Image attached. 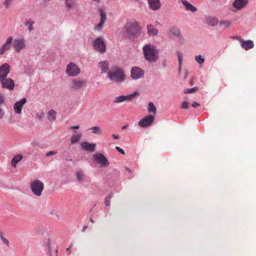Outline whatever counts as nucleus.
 Wrapping results in <instances>:
<instances>
[{
    "instance_id": "f257e3e1",
    "label": "nucleus",
    "mask_w": 256,
    "mask_h": 256,
    "mask_svg": "<svg viewBox=\"0 0 256 256\" xmlns=\"http://www.w3.org/2000/svg\"><path fill=\"white\" fill-rule=\"evenodd\" d=\"M144 58L148 62H155L158 58V52L156 47L152 44H147L142 48Z\"/></svg>"
},
{
    "instance_id": "f03ea898",
    "label": "nucleus",
    "mask_w": 256,
    "mask_h": 256,
    "mask_svg": "<svg viewBox=\"0 0 256 256\" xmlns=\"http://www.w3.org/2000/svg\"><path fill=\"white\" fill-rule=\"evenodd\" d=\"M108 78L114 82H122L124 79V75L122 70L118 67H114L108 72Z\"/></svg>"
},
{
    "instance_id": "7ed1b4c3",
    "label": "nucleus",
    "mask_w": 256,
    "mask_h": 256,
    "mask_svg": "<svg viewBox=\"0 0 256 256\" xmlns=\"http://www.w3.org/2000/svg\"><path fill=\"white\" fill-rule=\"evenodd\" d=\"M30 187L32 192L36 196H40L44 189V184L40 180H35L30 184Z\"/></svg>"
},
{
    "instance_id": "20e7f679",
    "label": "nucleus",
    "mask_w": 256,
    "mask_h": 256,
    "mask_svg": "<svg viewBox=\"0 0 256 256\" xmlns=\"http://www.w3.org/2000/svg\"><path fill=\"white\" fill-rule=\"evenodd\" d=\"M12 47L14 51L20 52V51L26 49V42L24 38H16L12 44Z\"/></svg>"
},
{
    "instance_id": "39448f33",
    "label": "nucleus",
    "mask_w": 256,
    "mask_h": 256,
    "mask_svg": "<svg viewBox=\"0 0 256 256\" xmlns=\"http://www.w3.org/2000/svg\"><path fill=\"white\" fill-rule=\"evenodd\" d=\"M80 72V69L74 62H70L66 66V73L69 76H76Z\"/></svg>"
},
{
    "instance_id": "423d86ee",
    "label": "nucleus",
    "mask_w": 256,
    "mask_h": 256,
    "mask_svg": "<svg viewBox=\"0 0 256 256\" xmlns=\"http://www.w3.org/2000/svg\"><path fill=\"white\" fill-rule=\"evenodd\" d=\"M144 71L138 66H134L130 70V76L134 80H136L144 76Z\"/></svg>"
},
{
    "instance_id": "0eeeda50",
    "label": "nucleus",
    "mask_w": 256,
    "mask_h": 256,
    "mask_svg": "<svg viewBox=\"0 0 256 256\" xmlns=\"http://www.w3.org/2000/svg\"><path fill=\"white\" fill-rule=\"evenodd\" d=\"M93 46L95 50L100 53H104L106 51V44L101 38H98L94 40Z\"/></svg>"
},
{
    "instance_id": "6e6552de",
    "label": "nucleus",
    "mask_w": 256,
    "mask_h": 256,
    "mask_svg": "<svg viewBox=\"0 0 256 256\" xmlns=\"http://www.w3.org/2000/svg\"><path fill=\"white\" fill-rule=\"evenodd\" d=\"M100 14V22L94 26V30L96 31L102 30L103 28L104 24L106 20V12L102 8L98 9Z\"/></svg>"
},
{
    "instance_id": "1a4fd4ad",
    "label": "nucleus",
    "mask_w": 256,
    "mask_h": 256,
    "mask_svg": "<svg viewBox=\"0 0 256 256\" xmlns=\"http://www.w3.org/2000/svg\"><path fill=\"white\" fill-rule=\"evenodd\" d=\"M86 85V82L77 79L72 80L70 84V88L73 90H78L82 88Z\"/></svg>"
},
{
    "instance_id": "9d476101",
    "label": "nucleus",
    "mask_w": 256,
    "mask_h": 256,
    "mask_svg": "<svg viewBox=\"0 0 256 256\" xmlns=\"http://www.w3.org/2000/svg\"><path fill=\"white\" fill-rule=\"evenodd\" d=\"M94 160L100 164L102 167H106L108 166L109 162L104 156L100 153H96L94 155Z\"/></svg>"
},
{
    "instance_id": "9b49d317",
    "label": "nucleus",
    "mask_w": 256,
    "mask_h": 256,
    "mask_svg": "<svg viewBox=\"0 0 256 256\" xmlns=\"http://www.w3.org/2000/svg\"><path fill=\"white\" fill-rule=\"evenodd\" d=\"M154 117L152 115H148L138 122V126L142 128H146L151 126L154 121Z\"/></svg>"
},
{
    "instance_id": "f8f14e48",
    "label": "nucleus",
    "mask_w": 256,
    "mask_h": 256,
    "mask_svg": "<svg viewBox=\"0 0 256 256\" xmlns=\"http://www.w3.org/2000/svg\"><path fill=\"white\" fill-rule=\"evenodd\" d=\"M2 88L8 90H14L15 84L14 80L10 78H6L0 80Z\"/></svg>"
},
{
    "instance_id": "ddd939ff",
    "label": "nucleus",
    "mask_w": 256,
    "mask_h": 256,
    "mask_svg": "<svg viewBox=\"0 0 256 256\" xmlns=\"http://www.w3.org/2000/svg\"><path fill=\"white\" fill-rule=\"evenodd\" d=\"M138 94V92H136L134 94H129V95H127V96H120L116 97L114 98V103H120V102H123L124 101H126H126H130V100H132L134 99V97L136 96H137Z\"/></svg>"
},
{
    "instance_id": "4468645a",
    "label": "nucleus",
    "mask_w": 256,
    "mask_h": 256,
    "mask_svg": "<svg viewBox=\"0 0 256 256\" xmlns=\"http://www.w3.org/2000/svg\"><path fill=\"white\" fill-rule=\"evenodd\" d=\"M236 40H239L241 46L246 50L252 48L254 46V42L251 40H244L240 37L235 36Z\"/></svg>"
},
{
    "instance_id": "2eb2a0df",
    "label": "nucleus",
    "mask_w": 256,
    "mask_h": 256,
    "mask_svg": "<svg viewBox=\"0 0 256 256\" xmlns=\"http://www.w3.org/2000/svg\"><path fill=\"white\" fill-rule=\"evenodd\" d=\"M10 72V66L5 63L0 66V80L6 78Z\"/></svg>"
},
{
    "instance_id": "dca6fc26",
    "label": "nucleus",
    "mask_w": 256,
    "mask_h": 256,
    "mask_svg": "<svg viewBox=\"0 0 256 256\" xmlns=\"http://www.w3.org/2000/svg\"><path fill=\"white\" fill-rule=\"evenodd\" d=\"M248 4V0H234L232 6L236 10H240L244 8Z\"/></svg>"
},
{
    "instance_id": "f3484780",
    "label": "nucleus",
    "mask_w": 256,
    "mask_h": 256,
    "mask_svg": "<svg viewBox=\"0 0 256 256\" xmlns=\"http://www.w3.org/2000/svg\"><path fill=\"white\" fill-rule=\"evenodd\" d=\"M26 102V99L23 98L20 101L16 102L14 106V112L17 114H20L22 112V108Z\"/></svg>"
},
{
    "instance_id": "a211bd4d",
    "label": "nucleus",
    "mask_w": 256,
    "mask_h": 256,
    "mask_svg": "<svg viewBox=\"0 0 256 256\" xmlns=\"http://www.w3.org/2000/svg\"><path fill=\"white\" fill-rule=\"evenodd\" d=\"M13 38L12 36H9L6 42L0 48V54H2L6 51L9 50L10 48V44L12 43Z\"/></svg>"
},
{
    "instance_id": "6ab92c4d",
    "label": "nucleus",
    "mask_w": 256,
    "mask_h": 256,
    "mask_svg": "<svg viewBox=\"0 0 256 256\" xmlns=\"http://www.w3.org/2000/svg\"><path fill=\"white\" fill-rule=\"evenodd\" d=\"M76 181L80 184H83L87 181V177L84 172L81 170H78L76 173Z\"/></svg>"
},
{
    "instance_id": "aec40b11",
    "label": "nucleus",
    "mask_w": 256,
    "mask_h": 256,
    "mask_svg": "<svg viewBox=\"0 0 256 256\" xmlns=\"http://www.w3.org/2000/svg\"><path fill=\"white\" fill-rule=\"evenodd\" d=\"M204 22L210 26H216L218 22V19L216 17L207 16L204 18Z\"/></svg>"
},
{
    "instance_id": "412c9836",
    "label": "nucleus",
    "mask_w": 256,
    "mask_h": 256,
    "mask_svg": "<svg viewBox=\"0 0 256 256\" xmlns=\"http://www.w3.org/2000/svg\"><path fill=\"white\" fill-rule=\"evenodd\" d=\"M126 29L131 35L136 34L138 30V26L137 24H130L126 26Z\"/></svg>"
},
{
    "instance_id": "4be33fe9",
    "label": "nucleus",
    "mask_w": 256,
    "mask_h": 256,
    "mask_svg": "<svg viewBox=\"0 0 256 256\" xmlns=\"http://www.w3.org/2000/svg\"><path fill=\"white\" fill-rule=\"evenodd\" d=\"M150 8L156 10L160 8V0H148Z\"/></svg>"
},
{
    "instance_id": "5701e85b",
    "label": "nucleus",
    "mask_w": 256,
    "mask_h": 256,
    "mask_svg": "<svg viewBox=\"0 0 256 256\" xmlns=\"http://www.w3.org/2000/svg\"><path fill=\"white\" fill-rule=\"evenodd\" d=\"M81 146L86 150L94 152L95 150L96 144H90L88 142H83L81 144Z\"/></svg>"
},
{
    "instance_id": "b1692460",
    "label": "nucleus",
    "mask_w": 256,
    "mask_h": 256,
    "mask_svg": "<svg viewBox=\"0 0 256 256\" xmlns=\"http://www.w3.org/2000/svg\"><path fill=\"white\" fill-rule=\"evenodd\" d=\"M170 36H174L177 38L180 37V30L176 27L172 26L170 28L168 32Z\"/></svg>"
},
{
    "instance_id": "393cba45",
    "label": "nucleus",
    "mask_w": 256,
    "mask_h": 256,
    "mask_svg": "<svg viewBox=\"0 0 256 256\" xmlns=\"http://www.w3.org/2000/svg\"><path fill=\"white\" fill-rule=\"evenodd\" d=\"M146 28L148 30V34L149 36H155L157 35L158 33V30L156 28H154L152 24H148Z\"/></svg>"
},
{
    "instance_id": "a878e982",
    "label": "nucleus",
    "mask_w": 256,
    "mask_h": 256,
    "mask_svg": "<svg viewBox=\"0 0 256 256\" xmlns=\"http://www.w3.org/2000/svg\"><path fill=\"white\" fill-rule=\"evenodd\" d=\"M181 2L185 6L186 9L187 10H190L192 12H195L196 10V7L191 4L190 2L186 0H181Z\"/></svg>"
},
{
    "instance_id": "bb28decb",
    "label": "nucleus",
    "mask_w": 256,
    "mask_h": 256,
    "mask_svg": "<svg viewBox=\"0 0 256 256\" xmlns=\"http://www.w3.org/2000/svg\"><path fill=\"white\" fill-rule=\"evenodd\" d=\"M56 112L54 110H50L47 114L48 120L51 122H54L56 120Z\"/></svg>"
},
{
    "instance_id": "cd10ccee",
    "label": "nucleus",
    "mask_w": 256,
    "mask_h": 256,
    "mask_svg": "<svg viewBox=\"0 0 256 256\" xmlns=\"http://www.w3.org/2000/svg\"><path fill=\"white\" fill-rule=\"evenodd\" d=\"M98 67L102 70V73L107 72L108 70V64L105 61H101L98 63Z\"/></svg>"
},
{
    "instance_id": "c85d7f7f",
    "label": "nucleus",
    "mask_w": 256,
    "mask_h": 256,
    "mask_svg": "<svg viewBox=\"0 0 256 256\" xmlns=\"http://www.w3.org/2000/svg\"><path fill=\"white\" fill-rule=\"evenodd\" d=\"M22 158H23V156L21 154H18V155L16 156H14L12 160V162H11L12 166L13 167L16 168V164L18 162H20L22 159Z\"/></svg>"
},
{
    "instance_id": "c756f323",
    "label": "nucleus",
    "mask_w": 256,
    "mask_h": 256,
    "mask_svg": "<svg viewBox=\"0 0 256 256\" xmlns=\"http://www.w3.org/2000/svg\"><path fill=\"white\" fill-rule=\"evenodd\" d=\"M82 136V134L80 133L73 134L70 139L72 144L77 143L80 140Z\"/></svg>"
},
{
    "instance_id": "7c9ffc66",
    "label": "nucleus",
    "mask_w": 256,
    "mask_h": 256,
    "mask_svg": "<svg viewBox=\"0 0 256 256\" xmlns=\"http://www.w3.org/2000/svg\"><path fill=\"white\" fill-rule=\"evenodd\" d=\"M148 112L154 115L156 114V107L152 102H150L148 104Z\"/></svg>"
},
{
    "instance_id": "2f4dec72",
    "label": "nucleus",
    "mask_w": 256,
    "mask_h": 256,
    "mask_svg": "<svg viewBox=\"0 0 256 256\" xmlns=\"http://www.w3.org/2000/svg\"><path fill=\"white\" fill-rule=\"evenodd\" d=\"M66 8L69 10L76 6L74 0H64Z\"/></svg>"
},
{
    "instance_id": "473e14b6",
    "label": "nucleus",
    "mask_w": 256,
    "mask_h": 256,
    "mask_svg": "<svg viewBox=\"0 0 256 256\" xmlns=\"http://www.w3.org/2000/svg\"><path fill=\"white\" fill-rule=\"evenodd\" d=\"M90 130L92 134H101L102 133V129L99 126H94L90 128Z\"/></svg>"
},
{
    "instance_id": "72a5a7b5",
    "label": "nucleus",
    "mask_w": 256,
    "mask_h": 256,
    "mask_svg": "<svg viewBox=\"0 0 256 256\" xmlns=\"http://www.w3.org/2000/svg\"><path fill=\"white\" fill-rule=\"evenodd\" d=\"M34 24V22L32 20L30 19L28 20H27L25 23V26H28V29L30 32H31L33 29V25Z\"/></svg>"
},
{
    "instance_id": "f704fd0d",
    "label": "nucleus",
    "mask_w": 256,
    "mask_h": 256,
    "mask_svg": "<svg viewBox=\"0 0 256 256\" xmlns=\"http://www.w3.org/2000/svg\"><path fill=\"white\" fill-rule=\"evenodd\" d=\"M112 196H113V194H110L106 197L104 203H105V205L106 206H110V199L112 197Z\"/></svg>"
},
{
    "instance_id": "c9c22d12",
    "label": "nucleus",
    "mask_w": 256,
    "mask_h": 256,
    "mask_svg": "<svg viewBox=\"0 0 256 256\" xmlns=\"http://www.w3.org/2000/svg\"><path fill=\"white\" fill-rule=\"evenodd\" d=\"M232 22L230 20L221 21L220 22V24L224 28H228L230 26Z\"/></svg>"
},
{
    "instance_id": "e433bc0d",
    "label": "nucleus",
    "mask_w": 256,
    "mask_h": 256,
    "mask_svg": "<svg viewBox=\"0 0 256 256\" xmlns=\"http://www.w3.org/2000/svg\"><path fill=\"white\" fill-rule=\"evenodd\" d=\"M177 55H178V63H179V72H180V67H181V64L182 62V54L180 52H178L177 53Z\"/></svg>"
},
{
    "instance_id": "4c0bfd02",
    "label": "nucleus",
    "mask_w": 256,
    "mask_h": 256,
    "mask_svg": "<svg viewBox=\"0 0 256 256\" xmlns=\"http://www.w3.org/2000/svg\"><path fill=\"white\" fill-rule=\"evenodd\" d=\"M195 60L196 62L200 64H202L204 62V59L202 58L200 55L196 56L195 58Z\"/></svg>"
},
{
    "instance_id": "58836bf2",
    "label": "nucleus",
    "mask_w": 256,
    "mask_h": 256,
    "mask_svg": "<svg viewBox=\"0 0 256 256\" xmlns=\"http://www.w3.org/2000/svg\"><path fill=\"white\" fill-rule=\"evenodd\" d=\"M198 90V88L194 87L192 88L187 89L186 90L184 91V93H185V94L192 93V92H196V90Z\"/></svg>"
},
{
    "instance_id": "ea45409f",
    "label": "nucleus",
    "mask_w": 256,
    "mask_h": 256,
    "mask_svg": "<svg viewBox=\"0 0 256 256\" xmlns=\"http://www.w3.org/2000/svg\"><path fill=\"white\" fill-rule=\"evenodd\" d=\"M0 238L1 240H2V242L4 244H6L7 246H8L9 244H10L9 241L3 236L2 234H0Z\"/></svg>"
},
{
    "instance_id": "a19ab883",
    "label": "nucleus",
    "mask_w": 256,
    "mask_h": 256,
    "mask_svg": "<svg viewBox=\"0 0 256 256\" xmlns=\"http://www.w3.org/2000/svg\"><path fill=\"white\" fill-rule=\"evenodd\" d=\"M12 1L11 0H6L4 2V5L5 6L6 8H8L11 5Z\"/></svg>"
},
{
    "instance_id": "79ce46f5",
    "label": "nucleus",
    "mask_w": 256,
    "mask_h": 256,
    "mask_svg": "<svg viewBox=\"0 0 256 256\" xmlns=\"http://www.w3.org/2000/svg\"><path fill=\"white\" fill-rule=\"evenodd\" d=\"M188 103L186 102H184L182 104V108L186 109L188 108Z\"/></svg>"
},
{
    "instance_id": "37998d69",
    "label": "nucleus",
    "mask_w": 256,
    "mask_h": 256,
    "mask_svg": "<svg viewBox=\"0 0 256 256\" xmlns=\"http://www.w3.org/2000/svg\"><path fill=\"white\" fill-rule=\"evenodd\" d=\"M56 154V152L54 151H50L49 152H47L46 154V156H50L52 155H54Z\"/></svg>"
},
{
    "instance_id": "c03bdc74",
    "label": "nucleus",
    "mask_w": 256,
    "mask_h": 256,
    "mask_svg": "<svg viewBox=\"0 0 256 256\" xmlns=\"http://www.w3.org/2000/svg\"><path fill=\"white\" fill-rule=\"evenodd\" d=\"M4 116V110L0 108V119L2 118Z\"/></svg>"
},
{
    "instance_id": "a18cd8bd",
    "label": "nucleus",
    "mask_w": 256,
    "mask_h": 256,
    "mask_svg": "<svg viewBox=\"0 0 256 256\" xmlns=\"http://www.w3.org/2000/svg\"><path fill=\"white\" fill-rule=\"evenodd\" d=\"M116 149L119 152H120L121 154H124V150L121 148H120L119 146H116Z\"/></svg>"
},
{
    "instance_id": "49530a36",
    "label": "nucleus",
    "mask_w": 256,
    "mask_h": 256,
    "mask_svg": "<svg viewBox=\"0 0 256 256\" xmlns=\"http://www.w3.org/2000/svg\"><path fill=\"white\" fill-rule=\"evenodd\" d=\"M4 98L2 96V94L0 93V105L2 104H4Z\"/></svg>"
},
{
    "instance_id": "de8ad7c7",
    "label": "nucleus",
    "mask_w": 256,
    "mask_h": 256,
    "mask_svg": "<svg viewBox=\"0 0 256 256\" xmlns=\"http://www.w3.org/2000/svg\"><path fill=\"white\" fill-rule=\"evenodd\" d=\"M32 145L33 146H39V144H38V142H37L36 141H34V142H32Z\"/></svg>"
},
{
    "instance_id": "09e8293b",
    "label": "nucleus",
    "mask_w": 256,
    "mask_h": 256,
    "mask_svg": "<svg viewBox=\"0 0 256 256\" xmlns=\"http://www.w3.org/2000/svg\"><path fill=\"white\" fill-rule=\"evenodd\" d=\"M192 106H193L194 108H196L198 106H200V104H198V103L196 102H194L192 104Z\"/></svg>"
},
{
    "instance_id": "8fccbe9b",
    "label": "nucleus",
    "mask_w": 256,
    "mask_h": 256,
    "mask_svg": "<svg viewBox=\"0 0 256 256\" xmlns=\"http://www.w3.org/2000/svg\"><path fill=\"white\" fill-rule=\"evenodd\" d=\"M80 128V126L79 125H76V126H71L70 128V130H72V129H78Z\"/></svg>"
},
{
    "instance_id": "3c124183",
    "label": "nucleus",
    "mask_w": 256,
    "mask_h": 256,
    "mask_svg": "<svg viewBox=\"0 0 256 256\" xmlns=\"http://www.w3.org/2000/svg\"><path fill=\"white\" fill-rule=\"evenodd\" d=\"M112 137L114 138V139H116V140H118L119 138V136L117 135H116V134H112Z\"/></svg>"
},
{
    "instance_id": "603ef678",
    "label": "nucleus",
    "mask_w": 256,
    "mask_h": 256,
    "mask_svg": "<svg viewBox=\"0 0 256 256\" xmlns=\"http://www.w3.org/2000/svg\"><path fill=\"white\" fill-rule=\"evenodd\" d=\"M86 228H87V226H83V228H82V232H85V230L86 229Z\"/></svg>"
},
{
    "instance_id": "864d4df0",
    "label": "nucleus",
    "mask_w": 256,
    "mask_h": 256,
    "mask_svg": "<svg viewBox=\"0 0 256 256\" xmlns=\"http://www.w3.org/2000/svg\"><path fill=\"white\" fill-rule=\"evenodd\" d=\"M44 112H42V115L41 116H38V119H39V120L42 119V116H44Z\"/></svg>"
},
{
    "instance_id": "5fc2aeb1",
    "label": "nucleus",
    "mask_w": 256,
    "mask_h": 256,
    "mask_svg": "<svg viewBox=\"0 0 256 256\" xmlns=\"http://www.w3.org/2000/svg\"><path fill=\"white\" fill-rule=\"evenodd\" d=\"M127 126H128L127 125L124 126H122V130H124V129H126L127 128Z\"/></svg>"
},
{
    "instance_id": "6e6d98bb",
    "label": "nucleus",
    "mask_w": 256,
    "mask_h": 256,
    "mask_svg": "<svg viewBox=\"0 0 256 256\" xmlns=\"http://www.w3.org/2000/svg\"><path fill=\"white\" fill-rule=\"evenodd\" d=\"M90 221L92 222V223H94V221L92 220V218H90Z\"/></svg>"
},
{
    "instance_id": "4d7b16f0",
    "label": "nucleus",
    "mask_w": 256,
    "mask_h": 256,
    "mask_svg": "<svg viewBox=\"0 0 256 256\" xmlns=\"http://www.w3.org/2000/svg\"><path fill=\"white\" fill-rule=\"evenodd\" d=\"M94 2H100V0H93Z\"/></svg>"
},
{
    "instance_id": "13d9d810",
    "label": "nucleus",
    "mask_w": 256,
    "mask_h": 256,
    "mask_svg": "<svg viewBox=\"0 0 256 256\" xmlns=\"http://www.w3.org/2000/svg\"><path fill=\"white\" fill-rule=\"evenodd\" d=\"M193 84V83H192V81H191V82H190V84Z\"/></svg>"
}]
</instances>
